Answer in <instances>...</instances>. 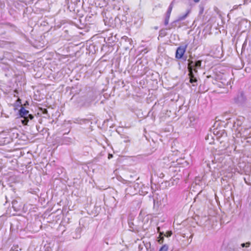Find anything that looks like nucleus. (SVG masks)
<instances>
[{
	"label": "nucleus",
	"mask_w": 251,
	"mask_h": 251,
	"mask_svg": "<svg viewBox=\"0 0 251 251\" xmlns=\"http://www.w3.org/2000/svg\"><path fill=\"white\" fill-rule=\"evenodd\" d=\"M28 104V102H27V101H26L25 104Z\"/></svg>",
	"instance_id": "obj_25"
},
{
	"label": "nucleus",
	"mask_w": 251,
	"mask_h": 251,
	"mask_svg": "<svg viewBox=\"0 0 251 251\" xmlns=\"http://www.w3.org/2000/svg\"><path fill=\"white\" fill-rule=\"evenodd\" d=\"M172 235V231H168L166 232L165 236L169 237H170Z\"/></svg>",
	"instance_id": "obj_16"
},
{
	"label": "nucleus",
	"mask_w": 251,
	"mask_h": 251,
	"mask_svg": "<svg viewBox=\"0 0 251 251\" xmlns=\"http://www.w3.org/2000/svg\"><path fill=\"white\" fill-rule=\"evenodd\" d=\"M163 238L162 239H160V240H159V242L160 243H162L163 242Z\"/></svg>",
	"instance_id": "obj_19"
},
{
	"label": "nucleus",
	"mask_w": 251,
	"mask_h": 251,
	"mask_svg": "<svg viewBox=\"0 0 251 251\" xmlns=\"http://www.w3.org/2000/svg\"><path fill=\"white\" fill-rule=\"evenodd\" d=\"M194 1L195 2H198L200 0H194Z\"/></svg>",
	"instance_id": "obj_22"
},
{
	"label": "nucleus",
	"mask_w": 251,
	"mask_h": 251,
	"mask_svg": "<svg viewBox=\"0 0 251 251\" xmlns=\"http://www.w3.org/2000/svg\"><path fill=\"white\" fill-rule=\"evenodd\" d=\"M137 220H135V223L133 222L128 220V225L130 228L132 229V230H137V226H138V225H136V221Z\"/></svg>",
	"instance_id": "obj_7"
},
{
	"label": "nucleus",
	"mask_w": 251,
	"mask_h": 251,
	"mask_svg": "<svg viewBox=\"0 0 251 251\" xmlns=\"http://www.w3.org/2000/svg\"><path fill=\"white\" fill-rule=\"evenodd\" d=\"M203 8H202L201 9V11H200V13H201V14H202V12H203Z\"/></svg>",
	"instance_id": "obj_20"
},
{
	"label": "nucleus",
	"mask_w": 251,
	"mask_h": 251,
	"mask_svg": "<svg viewBox=\"0 0 251 251\" xmlns=\"http://www.w3.org/2000/svg\"><path fill=\"white\" fill-rule=\"evenodd\" d=\"M18 101H19L20 103H21V100L19 98L18 99Z\"/></svg>",
	"instance_id": "obj_23"
},
{
	"label": "nucleus",
	"mask_w": 251,
	"mask_h": 251,
	"mask_svg": "<svg viewBox=\"0 0 251 251\" xmlns=\"http://www.w3.org/2000/svg\"><path fill=\"white\" fill-rule=\"evenodd\" d=\"M233 101L235 103L239 105H242L245 104L246 101V98L244 96V93L241 92L239 93L233 99Z\"/></svg>",
	"instance_id": "obj_4"
},
{
	"label": "nucleus",
	"mask_w": 251,
	"mask_h": 251,
	"mask_svg": "<svg viewBox=\"0 0 251 251\" xmlns=\"http://www.w3.org/2000/svg\"><path fill=\"white\" fill-rule=\"evenodd\" d=\"M239 121H238L237 123H235L234 125H233V127L234 128H235L236 127V125L237 124V126H240V124L239 123Z\"/></svg>",
	"instance_id": "obj_17"
},
{
	"label": "nucleus",
	"mask_w": 251,
	"mask_h": 251,
	"mask_svg": "<svg viewBox=\"0 0 251 251\" xmlns=\"http://www.w3.org/2000/svg\"><path fill=\"white\" fill-rule=\"evenodd\" d=\"M167 35V32L165 29H161L159 31V36L161 37H164Z\"/></svg>",
	"instance_id": "obj_13"
},
{
	"label": "nucleus",
	"mask_w": 251,
	"mask_h": 251,
	"mask_svg": "<svg viewBox=\"0 0 251 251\" xmlns=\"http://www.w3.org/2000/svg\"><path fill=\"white\" fill-rule=\"evenodd\" d=\"M121 42L125 50L132 49L134 47L133 45V41L132 39L131 38H128L126 36H124L122 38Z\"/></svg>",
	"instance_id": "obj_3"
},
{
	"label": "nucleus",
	"mask_w": 251,
	"mask_h": 251,
	"mask_svg": "<svg viewBox=\"0 0 251 251\" xmlns=\"http://www.w3.org/2000/svg\"><path fill=\"white\" fill-rule=\"evenodd\" d=\"M168 250V246L166 245H164L161 247L159 251H167Z\"/></svg>",
	"instance_id": "obj_15"
},
{
	"label": "nucleus",
	"mask_w": 251,
	"mask_h": 251,
	"mask_svg": "<svg viewBox=\"0 0 251 251\" xmlns=\"http://www.w3.org/2000/svg\"><path fill=\"white\" fill-rule=\"evenodd\" d=\"M202 61L198 60L193 61L191 59L188 60V66L187 69L189 72L188 75L189 76V82L193 84V86H196L197 82V78L196 74L198 73V69L201 68Z\"/></svg>",
	"instance_id": "obj_1"
},
{
	"label": "nucleus",
	"mask_w": 251,
	"mask_h": 251,
	"mask_svg": "<svg viewBox=\"0 0 251 251\" xmlns=\"http://www.w3.org/2000/svg\"><path fill=\"white\" fill-rule=\"evenodd\" d=\"M189 13V11H188L185 14L179 16L177 20L178 21H182V20H184L187 16Z\"/></svg>",
	"instance_id": "obj_11"
},
{
	"label": "nucleus",
	"mask_w": 251,
	"mask_h": 251,
	"mask_svg": "<svg viewBox=\"0 0 251 251\" xmlns=\"http://www.w3.org/2000/svg\"><path fill=\"white\" fill-rule=\"evenodd\" d=\"M28 104V102H27V101H26L25 104Z\"/></svg>",
	"instance_id": "obj_26"
},
{
	"label": "nucleus",
	"mask_w": 251,
	"mask_h": 251,
	"mask_svg": "<svg viewBox=\"0 0 251 251\" xmlns=\"http://www.w3.org/2000/svg\"><path fill=\"white\" fill-rule=\"evenodd\" d=\"M251 243L250 242H246L245 243H242L241 246L242 248H248L250 246Z\"/></svg>",
	"instance_id": "obj_14"
},
{
	"label": "nucleus",
	"mask_w": 251,
	"mask_h": 251,
	"mask_svg": "<svg viewBox=\"0 0 251 251\" xmlns=\"http://www.w3.org/2000/svg\"><path fill=\"white\" fill-rule=\"evenodd\" d=\"M19 114L20 117L24 118L21 121L24 125H27L29 120H31L34 118L32 114H29V111L26 110L23 106H21L20 109L19 110Z\"/></svg>",
	"instance_id": "obj_2"
},
{
	"label": "nucleus",
	"mask_w": 251,
	"mask_h": 251,
	"mask_svg": "<svg viewBox=\"0 0 251 251\" xmlns=\"http://www.w3.org/2000/svg\"><path fill=\"white\" fill-rule=\"evenodd\" d=\"M173 1H172L171 3V4H170L166 14L170 15L172 10V9H173Z\"/></svg>",
	"instance_id": "obj_9"
},
{
	"label": "nucleus",
	"mask_w": 251,
	"mask_h": 251,
	"mask_svg": "<svg viewBox=\"0 0 251 251\" xmlns=\"http://www.w3.org/2000/svg\"><path fill=\"white\" fill-rule=\"evenodd\" d=\"M170 17V15H167V14L165 15V20H164V25H168V24L169 23V21Z\"/></svg>",
	"instance_id": "obj_12"
},
{
	"label": "nucleus",
	"mask_w": 251,
	"mask_h": 251,
	"mask_svg": "<svg viewBox=\"0 0 251 251\" xmlns=\"http://www.w3.org/2000/svg\"><path fill=\"white\" fill-rule=\"evenodd\" d=\"M247 45V39H246L245 40V41H244V43L242 45L241 53H243L245 51Z\"/></svg>",
	"instance_id": "obj_10"
},
{
	"label": "nucleus",
	"mask_w": 251,
	"mask_h": 251,
	"mask_svg": "<svg viewBox=\"0 0 251 251\" xmlns=\"http://www.w3.org/2000/svg\"><path fill=\"white\" fill-rule=\"evenodd\" d=\"M112 156H113L112 154H109L108 158H110L112 157Z\"/></svg>",
	"instance_id": "obj_21"
},
{
	"label": "nucleus",
	"mask_w": 251,
	"mask_h": 251,
	"mask_svg": "<svg viewBox=\"0 0 251 251\" xmlns=\"http://www.w3.org/2000/svg\"><path fill=\"white\" fill-rule=\"evenodd\" d=\"M186 48L187 45L178 47L176 52V58L177 59L182 58L186 51Z\"/></svg>",
	"instance_id": "obj_6"
},
{
	"label": "nucleus",
	"mask_w": 251,
	"mask_h": 251,
	"mask_svg": "<svg viewBox=\"0 0 251 251\" xmlns=\"http://www.w3.org/2000/svg\"><path fill=\"white\" fill-rule=\"evenodd\" d=\"M244 179L246 184H249V183L247 181V179H246V178H244Z\"/></svg>",
	"instance_id": "obj_18"
},
{
	"label": "nucleus",
	"mask_w": 251,
	"mask_h": 251,
	"mask_svg": "<svg viewBox=\"0 0 251 251\" xmlns=\"http://www.w3.org/2000/svg\"><path fill=\"white\" fill-rule=\"evenodd\" d=\"M154 28H155V29H158V27H157V26H156V27H154Z\"/></svg>",
	"instance_id": "obj_24"
},
{
	"label": "nucleus",
	"mask_w": 251,
	"mask_h": 251,
	"mask_svg": "<svg viewBox=\"0 0 251 251\" xmlns=\"http://www.w3.org/2000/svg\"><path fill=\"white\" fill-rule=\"evenodd\" d=\"M250 129L249 128H241V130L239 129L238 127L236 128V130H238L239 132L241 133V134H242L244 136L247 137L249 135V134L247 133V131Z\"/></svg>",
	"instance_id": "obj_8"
},
{
	"label": "nucleus",
	"mask_w": 251,
	"mask_h": 251,
	"mask_svg": "<svg viewBox=\"0 0 251 251\" xmlns=\"http://www.w3.org/2000/svg\"><path fill=\"white\" fill-rule=\"evenodd\" d=\"M95 100L94 96L90 95L88 97H84L82 98V103L81 106L85 107H88L92 104V102Z\"/></svg>",
	"instance_id": "obj_5"
}]
</instances>
